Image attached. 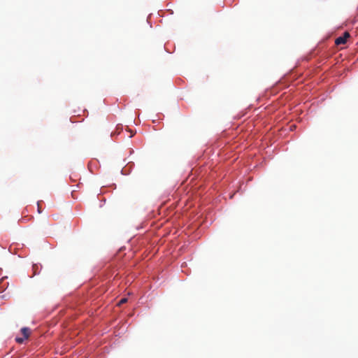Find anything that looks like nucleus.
I'll list each match as a JSON object with an SVG mask.
<instances>
[{
	"label": "nucleus",
	"instance_id": "nucleus-1",
	"mask_svg": "<svg viewBox=\"0 0 358 358\" xmlns=\"http://www.w3.org/2000/svg\"><path fill=\"white\" fill-rule=\"evenodd\" d=\"M349 37L350 34L348 32H345L343 36H339L336 39L335 43L337 45L345 44Z\"/></svg>",
	"mask_w": 358,
	"mask_h": 358
},
{
	"label": "nucleus",
	"instance_id": "nucleus-2",
	"mask_svg": "<svg viewBox=\"0 0 358 358\" xmlns=\"http://www.w3.org/2000/svg\"><path fill=\"white\" fill-rule=\"evenodd\" d=\"M21 332L24 336V338L27 339L30 334V329L27 327H23L21 329Z\"/></svg>",
	"mask_w": 358,
	"mask_h": 358
},
{
	"label": "nucleus",
	"instance_id": "nucleus-3",
	"mask_svg": "<svg viewBox=\"0 0 358 358\" xmlns=\"http://www.w3.org/2000/svg\"><path fill=\"white\" fill-rule=\"evenodd\" d=\"M127 301V298H122L120 300V301L118 302L117 305L118 306H120L124 303H126Z\"/></svg>",
	"mask_w": 358,
	"mask_h": 358
},
{
	"label": "nucleus",
	"instance_id": "nucleus-4",
	"mask_svg": "<svg viewBox=\"0 0 358 358\" xmlns=\"http://www.w3.org/2000/svg\"><path fill=\"white\" fill-rule=\"evenodd\" d=\"M26 338H16L15 341L18 343H22Z\"/></svg>",
	"mask_w": 358,
	"mask_h": 358
},
{
	"label": "nucleus",
	"instance_id": "nucleus-5",
	"mask_svg": "<svg viewBox=\"0 0 358 358\" xmlns=\"http://www.w3.org/2000/svg\"><path fill=\"white\" fill-rule=\"evenodd\" d=\"M37 206H38V213H41L42 212L41 207V201H38Z\"/></svg>",
	"mask_w": 358,
	"mask_h": 358
}]
</instances>
